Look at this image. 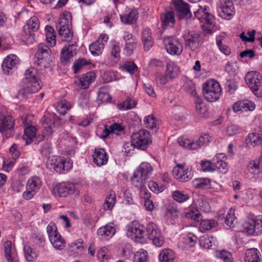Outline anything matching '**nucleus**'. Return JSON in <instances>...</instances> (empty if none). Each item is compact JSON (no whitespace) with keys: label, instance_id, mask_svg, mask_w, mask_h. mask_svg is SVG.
Here are the masks:
<instances>
[{"label":"nucleus","instance_id":"nucleus-52","mask_svg":"<svg viewBox=\"0 0 262 262\" xmlns=\"http://www.w3.org/2000/svg\"><path fill=\"white\" fill-rule=\"evenodd\" d=\"M247 169L248 171L253 174H257L260 172H262L258 161L252 160L249 162Z\"/></svg>","mask_w":262,"mask_h":262},{"label":"nucleus","instance_id":"nucleus-30","mask_svg":"<svg viewBox=\"0 0 262 262\" xmlns=\"http://www.w3.org/2000/svg\"><path fill=\"white\" fill-rule=\"evenodd\" d=\"M246 143L248 146H261L262 147V136L258 133H250L246 138Z\"/></svg>","mask_w":262,"mask_h":262},{"label":"nucleus","instance_id":"nucleus-50","mask_svg":"<svg viewBox=\"0 0 262 262\" xmlns=\"http://www.w3.org/2000/svg\"><path fill=\"white\" fill-rule=\"evenodd\" d=\"M224 38L223 35H219L216 38V45L220 51L226 56L231 53L230 49L226 45L222 43V40Z\"/></svg>","mask_w":262,"mask_h":262},{"label":"nucleus","instance_id":"nucleus-3","mask_svg":"<svg viewBox=\"0 0 262 262\" xmlns=\"http://www.w3.org/2000/svg\"><path fill=\"white\" fill-rule=\"evenodd\" d=\"M47 167L58 173H64L72 168L73 162L70 159L62 157L53 156L46 163Z\"/></svg>","mask_w":262,"mask_h":262},{"label":"nucleus","instance_id":"nucleus-55","mask_svg":"<svg viewBox=\"0 0 262 262\" xmlns=\"http://www.w3.org/2000/svg\"><path fill=\"white\" fill-rule=\"evenodd\" d=\"M116 201V195L114 193H111L106 198L105 202L103 204V207L105 210H111L115 204Z\"/></svg>","mask_w":262,"mask_h":262},{"label":"nucleus","instance_id":"nucleus-59","mask_svg":"<svg viewBox=\"0 0 262 262\" xmlns=\"http://www.w3.org/2000/svg\"><path fill=\"white\" fill-rule=\"evenodd\" d=\"M172 196L174 200L179 203H183L188 200L189 198L187 194L179 190L173 191L172 193Z\"/></svg>","mask_w":262,"mask_h":262},{"label":"nucleus","instance_id":"nucleus-57","mask_svg":"<svg viewBox=\"0 0 262 262\" xmlns=\"http://www.w3.org/2000/svg\"><path fill=\"white\" fill-rule=\"evenodd\" d=\"M58 31L59 35L67 40L71 39L73 37V32L71 31V27H66L65 28H56Z\"/></svg>","mask_w":262,"mask_h":262},{"label":"nucleus","instance_id":"nucleus-9","mask_svg":"<svg viewBox=\"0 0 262 262\" xmlns=\"http://www.w3.org/2000/svg\"><path fill=\"white\" fill-rule=\"evenodd\" d=\"M40 26V23L38 18L36 16L31 17L26 22L24 27V38L26 39L28 43H31L34 40V33L38 30Z\"/></svg>","mask_w":262,"mask_h":262},{"label":"nucleus","instance_id":"nucleus-36","mask_svg":"<svg viewBox=\"0 0 262 262\" xmlns=\"http://www.w3.org/2000/svg\"><path fill=\"white\" fill-rule=\"evenodd\" d=\"M36 128L30 125L26 126L24 129V134L23 136V139L26 141L27 145L31 144L34 138L36 136Z\"/></svg>","mask_w":262,"mask_h":262},{"label":"nucleus","instance_id":"nucleus-7","mask_svg":"<svg viewBox=\"0 0 262 262\" xmlns=\"http://www.w3.org/2000/svg\"><path fill=\"white\" fill-rule=\"evenodd\" d=\"M151 142L150 134L145 129L133 133L131 137L132 145L142 150H145Z\"/></svg>","mask_w":262,"mask_h":262},{"label":"nucleus","instance_id":"nucleus-32","mask_svg":"<svg viewBox=\"0 0 262 262\" xmlns=\"http://www.w3.org/2000/svg\"><path fill=\"white\" fill-rule=\"evenodd\" d=\"M95 77V74L93 72H90L85 75H82L79 79L78 86L83 89L88 88L90 84L94 81Z\"/></svg>","mask_w":262,"mask_h":262},{"label":"nucleus","instance_id":"nucleus-29","mask_svg":"<svg viewBox=\"0 0 262 262\" xmlns=\"http://www.w3.org/2000/svg\"><path fill=\"white\" fill-rule=\"evenodd\" d=\"M115 233V228L111 225H105L100 227L97 231L100 238L108 239L111 238Z\"/></svg>","mask_w":262,"mask_h":262},{"label":"nucleus","instance_id":"nucleus-58","mask_svg":"<svg viewBox=\"0 0 262 262\" xmlns=\"http://www.w3.org/2000/svg\"><path fill=\"white\" fill-rule=\"evenodd\" d=\"M147 252L144 249L139 250L135 255L134 262H147Z\"/></svg>","mask_w":262,"mask_h":262},{"label":"nucleus","instance_id":"nucleus-64","mask_svg":"<svg viewBox=\"0 0 262 262\" xmlns=\"http://www.w3.org/2000/svg\"><path fill=\"white\" fill-rule=\"evenodd\" d=\"M186 217L190 218L196 222H199L201 219V213L197 209L190 210L186 213Z\"/></svg>","mask_w":262,"mask_h":262},{"label":"nucleus","instance_id":"nucleus-63","mask_svg":"<svg viewBox=\"0 0 262 262\" xmlns=\"http://www.w3.org/2000/svg\"><path fill=\"white\" fill-rule=\"evenodd\" d=\"M178 142L181 146L192 150V144L193 143V141H190L186 137H181L179 138Z\"/></svg>","mask_w":262,"mask_h":262},{"label":"nucleus","instance_id":"nucleus-53","mask_svg":"<svg viewBox=\"0 0 262 262\" xmlns=\"http://www.w3.org/2000/svg\"><path fill=\"white\" fill-rule=\"evenodd\" d=\"M71 108V104L66 100H61L56 106L57 111L61 114H66L67 111Z\"/></svg>","mask_w":262,"mask_h":262},{"label":"nucleus","instance_id":"nucleus-5","mask_svg":"<svg viewBox=\"0 0 262 262\" xmlns=\"http://www.w3.org/2000/svg\"><path fill=\"white\" fill-rule=\"evenodd\" d=\"M47 232L50 243L57 250H62L66 246V241L57 231L55 224L50 223L47 227Z\"/></svg>","mask_w":262,"mask_h":262},{"label":"nucleus","instance_id":"nucleus-21","mask_svg":"<svg viewBox=\"0 0 262 262\" xmlns=\"http://www.w3.org/2000/svg\"><path fill=\"white\" fill-rule=\"evenodd\" d=\"M18 62V59L15 55H8L2 64V68L4 73L9 74L10 71L15 67Z\"/></svg>","mask_w":262,"mask_h":262},{"label":"nucleus","instance_id":"nucleus-24","mask_svg":"<svg viewBox=\"0 0 262 262\" xmlns=\"http://www.w3.org/2000/svg\"><path fill=\"white\" fill-rule=\"evenodd\" d=\"M255 108L254 103L249 100H244L241 101L236 102L233 106V109L234 112H247L252 111Z\"/></svg>","mask_w":262,"mask_h":262},{"label":"nucleus","instance_id":"nucleus-6","mask_svg":"<svg viewBox=\"0 0 262 262\" xmlns=\"http://www.w3.org/2000/svg\"><path fill=\"white\" fill-rule=\"evenodd\" d=\"M245 81L255 95L262 97V78L259 73L248 72L245 76Z\"/></svg>","mask_w":262,"mask_h":262},{"label":"nucleus","instance_id":"nucleus-26","mask_svg":"<svg viewBox=\"0 0 262 262\" xmlns=\"http://www.w3.org/2000/svg\"><path fill=\"white\" fill-rule=\"evenodd\" d=\"M195 112L200 117L205 118L208 115V109L205 101L199 96L194 99Z\"/></svg>","mask_w":262,"mask_h":262},{"label":"nucleus","instance_id":"nucleus-46","mask_svg":"<svg viewBox=\"0 0 262 262\" xmlns=\"http://www.w3.org/2000/svg\"><path fill=\"white\" fill-rule=\"evenodd\" d=\"M24 253L26 259L29 262H33L37 256L36 252L28 245L24 246Z\"/></svg>","mask_w":262,"mask_h":262},{"label":"nucleus","instance_id":"nucleus-33","mask_svg":"<svg viewBox=\"0 0 262 262\" xmlns=\"http://www.w3.org/2000/svg\"><path fill=\"white\" fill-rule=\"evenodd\" d=\"M138 12L135 9H132L128 12L120 15L122 23L126 24H130L136 22L138 18Z\"/></svg>","mask_w":262,"mask_h":262},{"label":"nucleus","instance_id":"nucleus-56","mask_svg":"<svg viewBox=\"0 0 262 262\" xmlns=\"http://www.w3.org/2000/svg\"><path fill=\"white\" fill-rule=\"evenodd\" d=\"M211 180L207 178L196 179L193 181L195 188H200L204 187H210Z\"/></svg>","mask_w":262,"mask_h":262},{"label":"nucleus","instance_id":"nucleus-25","mask_svg":"<svg viewBox=\"0 0 262 262\" xmlns=\"http://www.w3.org/2000/svg\"><path fill=\"white\" fill-rule=\"evenodd\" d=\"M84 250V242L82 239H78L70 244L68 252L70 255L76 256L81 254Z\"/></svg>","mask_w":262,"mask_h":262},{"label":"nucleus","instance_id":"nucleus-38","mask_svg":"<svg viewBox=\"0 0 262 262\" xmlns=\"http://www.w3.org/2000/svg\"><path fill=\"white\" fill-rule=\"evenodd\" d=\"M41 184V181L38 177H31L28 180L26 188L37 192L39 190Z\"/></svg>","mask_w":262,"mask_h":262},{"label":"nucleus","instance_id":"nucleus-11","mask_svg":"<svg viewBox=\"0 0 262 262\" xmlns=\"http://www.w3.org/2000/svg\"><path fill=\"white\" fill-rule=\"evenodd\" d=\"M217 10L219 15L225 19H230L235 14V9L231 0H220Z\"/></svg>","mask_w":262,"mask_h":262},{"label":"nucleus","instance_id":"nucleus-19","mask_svg":"<svg viewBox=\"0 0 262 262\" xmlns=\"http://www.w3.org/2000/svg\"><path fill=\"white\" fill-rule=\"evenodd\" d=\"M5 256L7 262H18L16 251L10 241H6L4 244Z\"/></svg>","mask_w":262,"mask_h":262},{"label":"nucleus","instance_id":"nucleus-12","mask_svg":"<svg viewBox=\"0 0 262 262\" xmlns=\"http://www.w3.org/2000/svg\"><path fill=\"white\" fill-rule=\"evenodd\" d=\"M186 47L192 51L195 50L201 42V36L198 33L185 30L183 33Z\"/></svg>","mask_w":262,"mask_h":262},{"label":"nucleus","instance_id":"nucleus-27","mask_svg":"<svg viewBox=\"0 0 262 262\" xmlns=\"http://www.w3.org/2000/svg\"><path fill=\"white\" fill-rule=\"evenodd\" d=\"M261 255L256 248L247 249L245 253V262H261Z\"/></svg>","mask_w":262,"mask_h":262},{"label":"nucleus","instance_id":"nucleus-1","mask_svg":"<svg viewBox=\"0 0 262 262\" xmlns=\"http://www.w3.org/2000/svg\"><path fill=\"white\" fill-rule=\"evenodd\" d=\"M25 81L18 91V98H26L28 95L37 92L41 88L37 70L32 67L28 69L25 74Z\"/></svg>","mask_w":262,"mask_h":262},{"label":"nucleus","instance_id":"nucleus-10","mask_svg":"<svg viewBox=\"0 0 262 262\" xmlns=\"http://www.w3.org/2000/svg\"><path fill=\"white\" fill-rule=\"evenodd\" d=\"M128 236L135 238L137 242L143 243L145 242V227L138 222L133 221L127 227Z\"/></svg>","mask_w":262,"mask_h":262},{"label":"nucleus","instance_id":"nucleus-22","mask_svg":"<svg viewBox=\"0 0 262 262\" xmlns=\"http://www.w3.org/2000/svg\"><path fill=\"white\" fill-rule=\"evenodd\" d=\"M93 162L98 166L105 165L108 161V155L103 148H96L93 155Z\"/></svg>","mask_w":262,"mask_h":262},{"label":"nucleus","instance_id":"nucleus-43","mask_svg":"<svg viewBox=\"0 0 262 262\" xmlns=\"http://www.w3.org/2000/svg\"><path fill=\"white\" fill-rule=\"evenodd\" d=\"M209 142V136L204 134L201 135L200 138L195 141H193L192 144V150L198 149L199 148L207 145Z\"/></svg>","mask_w":262,"mask_h":262},{"label":"nucleus","instance_id":"nucleus-16","mask_svg":"<svg viewBox=\"0 0 262 262\" xmlns=\"http://www.w3.org/2000/svg\"><path fill=\"white\" fill-rule=\"evenodd\" d=\"M172 4L179 19L188 18L192 15L189 4L182 0H173Z\"/></svg>","mask_w":262,"mask_h":262},{"label":"nucleus","instance_id":"nucleus-44","mask_svg":"<svg viewBox=\"0 0 262 262\" xmlns=\"http://www.w3.org/2000/svg\"><path fill=\"white\" fill-rule=\"evenodd\" d=\"M45 31L47 42L50 43L51 47L54 46L56 45V39L54 28L51 26H47L45 27Z\"/></svg>","mask_w":262,"mask_h":262},{"label":"nucleus","instance_id":"nucleus-31","mask_svg":"<svg viewBox=\"0 0 262 262\" xmlns=\"http://www.w3.org/2000/svg\"><path fill=\"white\" fill-rule=\"evenodd\" d=\"M153 168L151 165L147 162H142L136 170L143 179H147L151 175Z\"/></svg>","mask_w":262,"mask_h":262},{"label":"nucleus","instance_id":"nucleus-14","mask_svg":"<svg viewBox=\"0 0 262 262\" xmlns=\"http://www.w3.org/2000/svg\"><path fill=\"white\" fill-rule=\"evenodd\" d=\"M165 48L167 53L171 55H180L183 51V46L176 38L167 37L164 38Z\"/></svg>","mask_w":262,"mask_h":262},{"label":"nucleus","instance_id":"nucleus-28","mask_svg":"<svg viewBox=\"0 0 262 262\" xmlns=\"http://www.w3.org/2000/svg\"><path fill=\"white\" fill-rule=\"evenodd\" d=\"M180 72V68L174 62L169 61L166 66L165 73L167 76L172 80L178 77Z\"/></svg>","mask_w":262,"mask_h":262},{"label":"nucleus","instance_id":"nucleus-54","mask_svg":"<svg viewBox=\"0 0 262 262\" xmlns=\"http://www.w3.org/2000/svg\"><path fill=\"white\" fill-rule=\"evenodd\" d=\"M39 152L42 157L48 158L52 153V147L51 144L46 142L41 144Z\"/></svg>","mask_w":262,"mask_h":262},{"label":"nucleus","instance_id":"nucleus-8","mask_svg":"<svg viewBox=\"0 0 262 262\" xmlns=\"http://www.w3.org/2000/svg\"><path fill=\"white\" fill-rule=\"evenodd\" d=\"M242 231L249 236L262 233V216L245 221L243 224Z\"/></svg>","mask_w":262,"mask_h":262},{"label":"nucleus","instance_id":"nucleus-17","mask_svg":"<svg viewBox=\"0 0 262 262\" xmlns=\"http://www.w3.org/2000/svg\"><path fill=\"white\" fill-rule=\"evenodd\" d=\"M173 177L179 181L185 182L191 180L193 177L191 170L185 169V164H178L172 170Z\"/></svg>","mask_w":262,"mask_h":262},{"label":"nucleus","instance_id":"nucleus-2","mask_svg":"<svg viewBox=\"0 0 262 262\" xmlns=\"http://www.w3.org/2000/svg\"><path fill=\"white\" fill-rule=\"evenodd\" d=\"M203 94L207 101L214 102L220 99L222 95V89L216 80H210L203 84Z\"/></svg>","mask_w":262,"mask_h":262},{"label":"nucleus","instance_id":"nucleus-61","mask_svg":"<svg viewBox=\"0 0 262 262\" xmlns=\"http://www.w3.org/2000/svg\"><path fill=\"white\" fill-rule=\"evenodd\" d=\"M91 63L90 60H88L85 58H79L77 60L73 65L74 73H76L83 67L89 65Z\"/></svg>","mask_w":262,"mask_h":262},{"label":"nucleus","instance_id":"nucleus-42","mask_svg":"<svg viewBox=\"0 0 262 262\" xmlns=\"http://www.w3.org/2000/svg\"><path fill=\"white\" fill-rule=\"evenodd\" d=\"M217 225V222L214 220H203L200 223V228L202 232H204L216 227Z\"/></svg>","mask_w":262,"mask_h":262},{"label":"nucleus","instance_id":"nucleus-51","mask_svg":"<svg viewBox=\"0 0 262 262\" xmlns=\"http://www.w3.org/2000/svg\"><path fill=\"white\" fill-rule=\"evenodd\" d=\"M112 47L111 51V55L114 57L115 61L117 62L120 58V48L119 43L116 41H112Z\"/></svg>","mask_w":262,"mask_h":262},{"label":"nucleus","instance_id":"nucleus-34","mask_svg":"<svg viewBox=\"0 0 262 262\" xmlns=\"http://www.w3.org/2000/svg\"><path fill=\"white\" fill-rule=\"evenodd\" d=\"M142 41L145 51H148L152 46L154 41L151 36V31L149 28H146L142 32Z\"/></svg>","mask_w":262,"mask_h":262},{"label":"nucleus","instance_id":"nucleus-60","mask_svg":"<svg viewBox=\"0 0 262 262\" xmlns=\"http://www.w3.org/2000/svg\"><path fill=\"white\" fill-rule=\"evenodd\" d=\"M216 256L218 258L222 259L224 262H232L231 254L226 250L216 252Z\"/></svg>","mask_w":262,"mask_h":262},{"label":"nucleus","instance_id":"nucleus-15","mask_svg":"<svg viewBox=\"0 0 262 262\" xmlns=\"http://www.w3.org/2000/svg\"><path fill=\"white\" fill-rule=\"evenodd\" d=\"M75 190L74 185L70 183H60L56 184L52 189L55 196L66 197L73 194Z\"/></svg>","mask_w":262,"mask_h":262},{"label":"nucleus","instance_id":"nucleus-23","mask_svg":"<svg viewBox=\"0 0 262 262\" xmlns=\"http://www.w3.org/2000/svg\"><path fill=\"white\" fill-rule=\"evenodd\" d=\"M76 45L74 44L64 46L61 50L60 59L62 62H68L76 54Z\"/></svg>","mask_w":262,"mask_h":262},{"label":"nucleus","instance_id":"nucleus-48","mask_svg":"<svg viewBox=\"0 0 262 262\" xmlns=\"http://www.w3.org/2000/svg\"><path fill=\"white\" fill-rule=\"evenodd\" d=\"M137 101L135 99L128 97L125 101L118 103L117 107L120 110H126L135 107Z\"/></svg>","mask_w":262,"mask_h":262},{"label":"nucleus","instance_id":"nucleus-45","mask_svg":"<svg viewBox=\"0 0 262 262\" xmlns=\"http://www.w3.org/2000/svg\"><path fill=\"white\" fill-rule=\"evenodd\" d=\"M103 49L104 45L97 40L91 44L89 47L90 51L94 56H98L101 54Z\"/></svg>","mask_w":262,"mask_h":262},{"label":"nucleus","instance_id":"nucleus-37","mask_svg":"<svg viewBox=\"0 0 262 262\" xmlns=\"http://www.w3.org/2000/svg\"><path fill=\"white\" fill-rule=\"evenodd\" d=\"M42 125L43 127V130L42 131L43 136L46 137L52 135L54 126V122L53 120L43 117L42 118Z\"/></svg>","mask_w":262,"mask_h":262},{"label":"nucleus","instance_id":"nucleus-4","mask_svg":"<svg viewBox=\"0 0 262 262\" xmlns=\"http://www.w3.org/2000/svg\"><path fill=\"white\" fill-rule=\"evenodd\" d=\"M51 51L44 43H40L35 53L36 62L40 69L48 68L51 66L53 58L51 56Z\"/></svg>","mask_w":262,"mask_h":262},{"label":"nucleus","instance_id":"nucleus-41","mask_svg":"<svg viewBox=\"0 0 262 262\" xmlns=\"http://www.w3.org/2000/svg\"><path fill=\"white\" fill-rule=\"evenodd\" d=\"M121 69L123 71L128 72L133 75L138 72V68L136 64L132 61H124L122 62Z\"/></svg>","mask_w":262,"mask_h":262},{"label":"nucleus","instance_id":"nucleus-35","mask_svg":"<svg viewBox=\"0 0 262 262\" xmlns=\"http://www.w3.org/2000/svg\"><path fill=\"white\" fill-rule=\"evenodd\" d=\"M175 257L174 251L169 248L163 249L159 255V259L160 262H173Z\"/></svg>","mask_w":262,"mask_h":262},{"label":"nucleus","instance_id":"nucleus-13","mask_svg":"<svg viewBox=\"0 0 262 262\" xmlns=\"http://www.w3.org/2000/svg\"><path fill=\"white\" fill-rule=\"evenodd\" d=\"M14 120L11 116H5L0 113V132L7 138L14 133Z\"/></svg>","mask_w":262,"mask_h":262},{"label":"nucleus","instance_id":"nucleus-20","mask_svg":"<svg viewBox=\"0 0 262 262\" xmlns=\"http://www.w3.org/2000/svg\"><path fill=\"white\" fill-rule=\"evenodd\" d=\"M161 27L163 29L172 28L176 23L175 14L173 11H167L162 13L160 16Z\"/></svg>","mask_w":262,"mask_h":262},{"label":"nucleus","instance_id":"nucleus-49","mask_svg":"<svg viewBox=\"0 0 262 262\" xmlns=\"http://www.w3.org/2000/svg\"><path fill=\"white\" fill-rule=\"evenodd\" d=\"M130 180L135 187L141 188L143 187V184L145 183L146 179H143V178L135 171Z\"/></svg>","mask_w":262,"mask_h":262},{"label":"nucleus","instance_id":"nucleus-62","mask_svg":"<svg viewBox=\"0 0 262 262\" xmlns=\"http://www.w3.org/2000/svg\"><path fill=\"white\" fill-rule=\"evenodd\" d=\"M171 80H172L169 78L165 73L163 74L159 73L156 74L155 81L158 84L165 85Z\"/></svg>","mask_w":262,"mask_h":262},{"label":"nucleus","instance_id":"nucleus-39","mask_svg":"<svg viewBox=\"0 0 262 262\" xmlns=\"http://www.w3.org/2000/svg\"><path fill=\"white\" fill-rule=\"evenodd\" d=\"M160 232L161 231L157 228V226L154 223H150L148 224L146 227L145 241L146 238L150 239Z\"/></svg>","mask_w":262,"mask_h":262},{"label":"nucleus","instance_id":"nucleus-40","mask_svg":"<svg viewBox=\"0 0 262 262\" xmlns=\"http://www.w3.org/2000/svg\"><path fill=\"white\" fill-rule=\"evenodd\" d=\"M144 123L145 127L156 133L158 130V124L153 115H148L145 117Z\"/></svg>","mask_w":262,"mask_h":262},{"label":"nucleus","instance_id":"nucleus-47","mask_svg":"<svg viewBox=\"0 0 262 262\" xmlns=\"http://www.w3.org/2000/svg\"><path fill=\"white\" fill-rule=\"evenodd\" d=\"M178 211L174 208H171L166 211L165 219L169 224H174L177 221Z\"/></svg>","mask_w":262,"mask_h":262},{"label":"nucleus","instance_id":"nucleus-18","mask_svg":"<svg viewBox=\"0 0 262 262\" xmlns=\"http://www.w3.org/2000/svg\"><path fill=\"white\" fill-rule=\"evenodd\" d=\"M209 7L199 6V9L194 12L195 16L201 21L209 26H214V17L208 12Z\"/></svg>","mask_w":262,"mask_h":262}]
</instances>
